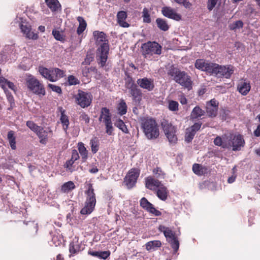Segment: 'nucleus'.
Instances as JSON below:
<instances>
[{
	"label": "nucleus",
	"mask_w": 260,
	"mask_h": 260,
	"mask_svg": "<svg viewBox=\"0 0 260 260\" xmlns=\"http://www.w3.org/2000/svg\"><path fill=\"white\" fill-rule=\"evenodd\" d=\"M59 109L61 113L60 120L61 124H62L63 130L66 133H67V131L68 129L69 125L70 124L69 117L65 114V110L63 109L62 107H59Z\"/></svg>",
	"instance_id": "obj_24"
},
{
	"label": "nucleus",
	"mask_w": 260,
	"mask_h": 260,
	"mask_svg": "<svg viewBox=\"0 0 260 260\" xmlns=\"http://www.w3.org/2000/svg\"><path fill=\"white\" fill-rule=\"evenodd\" d=\"M75 162V161L71 158L69 160H68L66 162L65 164L64 165V168H66L70 172L72 173L75 171V169L73 167V165Z\"/></svg>",
	"instance_id": "obj_46"
},
{
	"label": "nucleus",
	"mask_w": 260,
	"mask_h": 260,
	"mask_svg": "<svg viewBox=\"0 0 260 260\" xmlns=\"http://www.w3.org/2000/svg\"><path fill=\"white\" fill-rule=\"evenodd\" d=\"M102 120L104 123L111 121V115L110 111L106 107H104L101 109L99 121H102Z\"/></svg>",
	"instance_id": "obj_26"
},
{
	"label": "nucleus",
	"mask_w": 260,
	"mask_h": 260,
	"mask_svg": "<svg viewBox=\"0 0 260 260\" xmlns=\"http://www.w3.org/2000/svg\"><path fill=\"white\" fill-rule=\"evenodd\" d=\"M93 36L98 43H102L97 49L96 58L98 64L101 67H104L108 59L109 51L108 40L106 39V34L103 31H94Z\"/></svg>",
	"instance_id": "obj_1"
},
{
	"label": "nucleus",
	"mask_w": 260,
	"mask_h": 260,
	"mask_svg": "<svg viewBox=\"0 0 260 260\" xmlns=\"http://www.w3.org/2000/svg\"><path fill=\"white\" fill-rule=\"evenodd\" d=\"M93 58L92 56L87 54L82 64L84 65H88L93 60Z\"/></svg>",
	"instance_id": "obj_61"
},
{
	"label": "nucleus",
	"mask_w": 260,
	"mask_h": 260,
	"mask_svg": "<svg viewBox=\"0 0 260 260\" xmlns=\"http://www.w3.org/2000/svg\"><path fill=\"white\" fill-rule=\"evenodd\" d=\"M125 87L129 89V93L133 96V99L135 101L140 102L141 100L142 93L140 88H139L137 84L135 83L133 78L127 75V80L125 82Z\"/></svg>",
	"instance_id": "obj_9"
},
{
	"label": "nucleus",
	"mask_w": 260,
	"mask_h": 260,
	"mask_svg": "<svg viewBox=\"0 0 260 260\" xmlns=\"http://www.w3.org/2000/svg\"><path fill=\"white\" fill-rule=\"evenodd\" d=\"M52 78L54 79L53 82L56 81L59 79L63 77L65 75V72L58 68H52Z\"/></svg>",
	"instance_id": "obj_35"
},
{
	"label": "nucleus",
	"mask_w": 260,
	"mask_h": 260,
	"mask_svg": "<svg viewBox=\"0 0 260 260\" xmlns=\"http://www.w3.org/2000/svg\"><path fill=\"white\" fill-rule=\"evenodd\" d=\"M153 173L156 178H165L166 174L162 171L161 169L159 167H156L153 170Z\"/></svg>",
	"instance_id": "obj_47"
},
{
	"label": "nucleus",
	"mask_w": 260,
	"mask_h": 260,
	"mask_svg": "<svg viewBox=\"0 0 260 260\" xmlns=\"http://www.w3.org/2000/svg\"><path fill=\"white\" fill-rule=\"evenodd\" d=\"M218 0H208L207 8L211 11L216 5Z\"/></svg>",
	"instance_id": "obj_56"
},
{
	"label": "nucleus",
	"mask_w": 260,
	"mask_h": 260,
	"mask_svg": "<svg viewBox=\"0 0 260 260\" xmlns=\"http://www.w3.org/2000/svg\"><path fill=\"white\" fill-rule=\"evenodd\" d=\"M52 34L56 40L60 41H63L64 40L62 33L59 30L53 29Z\"/></svg>",
	"instance_id": "obj_50"
},
{
	"label": "nucleus",
	"mask_w": 260,
	"mask_h": 260,
	"mask_svg": "<svg viewBox=\"0 0 260 260\" xmlns=\"http://www.w3.org/2000/svg\"><path fill=\"white\" fill-rule=\"evenodd\" d=\"M206 112L199 106H196L192 110L190 113V119L195 120L199 119L205 115Z\"/></svg>",
	"instance_id": "obj_25"
},
{
	"label": "nucleus",
	"mask_w": 260,
	"mask_h": 260,
	"mask_svg": "<svg viewBox=\"0 0 260 260\" xmlns=\"http://www.w3.org/2000/svg\"><path fill=\"white\" fill-rule=\"evenodd\" d=\"M45 2L52 12L57 11L61 8V5L58 0H45Z\"/></svg>",
	"instance_id": "obj_30"
},
{
	"label": "nucleus",
	"mask_w": 260,
	"mask_h": 260,
	"mask_svg": "<svg viewBox=\"0 0 260 260\" xmlns=\"http://www.w3.org/2000/svg\"><path fill=\"white\" fill-rule=\"evenodd\" d=\"M168 242L170 243L172 248L174 250V252L175 253L176 252L179 247V242L177 237H176L173 239H171L168 240Z\"/></svg>",
	"instance_id": "obj_44"
},
{
	"label": "nucleus",
	"mask_w": 260,
	"mask_h": 260,
	"mask_svg": "<svg viewBox=\"0 0 260 260\" xmlns=\"http://www.w3.org/2000/svg\"><path fill=\"white\" fill-rule=\"evenodd\" d=\"M251 89L250 82L247 79H241L237 84V90L243 95H246Z\"/></svg>",
	"instance_id": "obj_19"
},
{
	"label": "nucleus",
	"mask_w": 260,
	"mask_h": 260,
	"mask_svg": "<svg viewBox=\"0 0 260 260\" xmlns=\"http://www.w3.org/2000/svg\"><path fill=\"white\" fill-rule=\"evenodd\" d=\"M141 127L148 139L155 140L158 138L159 136V126L154 118L144 117L141 119Z\"/></svg>",
	"instance_id": "obj_2"
},
{
	"label": "nucleus",
	"mask_w": 260,
	"mask_h": 260,
	"mask_svg": "<svg viewBox=\"0 0 260 260\" xmlns=\"http://www.w3.org/2000/svg\"><path fill=\"white\" fill-rule=\"evenodd\" d=\"M202 124V122H196L191 126L187 128L186 129L185 135V142L187 143H190L192 141L197 132L200 129Z\"/></svg>",
	"instance_id": "obj_14"
},
{
	"label": "nucleus",
	"mask_w": 260,
	"mask_h": 260,
	"mask_svg": "<svg viewBox=\"0 0 260 260\" xmlns=\"http://www.w3.org/2000/svg\"><path fill=\"white\" fill-rule=\"evenodd\" d=\"M95 69L93 67H85L82 69V75L84 77H87L88 76V74L90 71H93Z\"/></svg>",
	"instance_id": "obj_59"
},
{
	"label": "nucleus",
	"mask_w": 260,
	"mask_h": 260,
	"mask_svg": "<svg viewBox=\"0 0 260 260\" xmlns=\"http://www.w3.org/2000/svg\"><path fill=\"white\" fill-rule=\"evenodd\" d=\"M77 20L79 23V25L77 29V33L80 35L85 30L87 23L84 19L81 16L78 17Z\"/></svg>",
	"instance_id": "obj_36"
},
{
	"label": "nucleus",
	"mask_w": 260,
	"mask_h": 260,
	"mask_svg": "<svg viewBox=\"0 0 260 260\" xmlns=\"http://www.w3.org/2000/svg\"><path fill=\"white\" fill-rule=\"evenodd\" d=\"M161 126L165 135L171 143L176 144L178 139L176 135L177 128L168 120L164 119L161 122Z\"/></svg>",
	"instance_id": "obj_8"
},
{
	"label": "nucleus",
	"mask_w": 260,
	"mask_h": 260,
	"mask_svg": "<svg viewBox=\"0 0 260 260\" xmlns=\"http://www.w3.org/2000/svg\"><path fill=\"white\" fill-rule=\"evenodd\" d=\"M5 93H6L8 100L9 101V102L11 103V104L12 103H14V100L13 96L11 94V93H10L9 91H6V92H5Z\"/></svg>",
	"instance_id": "obj_63"
},
{
	"label": "nucleus",
	"mask_w": 260,
	"mask_h": 260,
	"mask_svg": "<svg viewBox=\"0 0 260 260\" xmlns=\"http://www.w3.org/2000/svg\"><path fill=\"white\" fill-rule=\"evenodd\" d=\"M68 84L70 86L80 84V81L73 75H69L68 78Z\"/></svg>",
	"instance_id": "obj_49"
},
{
	"label": "nucleus",
	"mask_w": 260,
	"mask_h": 260,
	"mask_svg": "<svg viewBox=\"0 0 260 260\" xmlns=\"http://www.w3.org/2000/svg\"><path fill=\"white\" fill-rule=\"evenodd\" d=\"M78 149L81 155L82 162H85L88 158V151L82 142L78 143Z\"/></svg>",
	"instance_id": "obj_29"
},
{
	"label": "nucleus",
	"mask_w": 260,
	"mask_h": 260,
	"mask_svg": "<svg viewBox=\"0 0 260 260\" xmlns=\"http://www.w3.org/2000/svg\"><path fill=\"white\" fill-rule=\"evenodd\" d=\"M232 150L239 151L245 145V141L242 135L238 134L234 136L231 140Z\"/></svg>",
	"instance_id": "obj_18"
},
{
	"label": "nucleus",
	"mask_w": 260,
	"mask_h": 260,
	"mask_svg": "<svg viewBox=\"0 0 260 260\" xmlns=\"http://www.w3.org/2000/svg\"><path fill=\"white\" fill-rule=\"evenodd\" d=\"M82 245L78 240L73 241L70 243L69 245V256H74L82 251Z\"/></svg>",
	"instance_id": "obj_20"
},
{
	"label": "nucleus",
	"mask_w": 260,
	"mask_h": 260,
	"mask_svg": "<svg viewBox=\"0 0 260 260\" xmlns=\"http://www.w3.org/2000/svg\"><path fill=\"white\" fill-rule=\"evenodd\" d=\"M39 72L44 78L53 82L54 79L52 78V69H48L44 67H39Z\"/></svg>",
	"instance_id": "obj_27"
},
{
	"label": "nucleus",
	"mask_w": 260,
	"mask_h": 260,
	"mask_svg": "<svg viewBox=\"0 0 260 260\" xmlns=\"http://www.w3.org/2000/svg\"><path fill=\"white\" fill-rule=\"evenodd\" d=\"M214 63L206 61L201 59H197L195 62V67L201 71H205L211 75Z\"/></svg>",
	"instance_id": "obj_15"
},
{
	"label": "nucleus",
	"mask_w": 260,
	"mask_h": 260,
	"mask_svg": "<svg viewBox=\"0 0 260 260\" xmlns=\"http://www.w3.org/2000/svg\"><path fill=\"white\" fill-rule=\"evenodd\" d=\"M0 81V86L2 87L5 92H6V91H8L6 88V85H7L10 89L15 92L17 90V87L13 82L8 81L5 78H2Z\"/></svg>",
	"instance_id": "obj_31"
},
{
	"label": "nucleus",
	"mask_w": 260,
	"mask_h": 260,
	"mask_svg": "<svg viewBox=\"0 0 260 260\" xmlns=\"http://www.w3.org/2000/svg\"><path fill=\"white\" fill-rule=\"evenodd\" d=\"M21 31L25 35L26 38L29 39L37 40L38 38L37 34L31 31L30 26L21 24L20 25Z\"/></svg>",
	"instance_id": "obj_23"
},
{
	"label": "nucleus",
	"mask_w": 260,
	"mask_h": 260,
	"mask_svg": "<svg viewBox=\"0 0 260 260\" xmlns=\"http://www.w3.org/2000/svg\"><path fill=\"white\" fill-rule=\"evenodd\" d=\"M140 205L143 209L155 216H159L161 215V212L156 209L153 205L149 202L145 197L142 198L140 200Z\"/></svg>",
	"instance_id": "obj_13"
},
{
	"label": "nucleus",
	"mask_w": 260,
	"mask_h": 260,
	"mask_svg": "<svg viewBox=\"0 0 260 260\" xmlns=\"http://www.w3.org/2000/svg\"><path fill=\"white\" fill-rule=\"evenodd\" d=\"M142 54L144 58L152 60L154 55L161 53V46L156 42L148 41L142 45Z\"/></svg>",
	"instance_id": "obj_6"
},
{
	"label": "nucleus",
	"mask_w": 260,
	"mask_h": 260,
	"mask_svg": "<svg viewBox=\"0 0 260 260\" xmlns=\"http://www.w3.org/2000/svg\"><path fill=\"white\" fill-rule=\"evenodd\" d=\"M214 143L218 146H222L223 148H227L226 144H224L220 137L217 136L214 140Z\"/></svg>",
	"instance_id": "obj_53"
},
{
	"label": "nucleus",
	"mask_w": 260,
	"mask_h": 260,
	"mask_svg": "<svg viewBox=\"0 0 260 260\" xmlns=\"http://www.w3.org/2000/svg\"><path fill=\"white\" fill-rule=\"evenodd\" d=\"M79 155L76 149H74L72 151L71 158L76 161L79 159Z\"/></svg>",
	"instance_id": "obj_62"
},
{
	"label": "nucleus",
	"mask_w": 260,
	"mask_h": 260,
	"mask_svg": "<svg viewBox=\"0 0 260 260\" xmlns=\"http://www.w3.org/2000/svg\"><path fill=\"white\" fill-rule=\"evenodd\" d=\"M137 83L141 88L148 91H152L155 87L154 80L151 78H140L137 80Z\"/></svg>",
	"instance_id": "obj_16"
},
{
	"label": "nucleus",
	"mask_w": 260,
	"mask_h": 260,
	"mask_svg": "<svg viewBox=\"0 0 260 260\" xmlns=\"http://www.w3.org/2000/svg\"><path fill=\"white\" fill-rule=\"evenodd\" d=\"M243 27V23L241 20L236 21L229 25V28L231 30L236 31L237 29L241 28Z\"/></svg>",
	"instance_id": "obj_43"
},
{
	"label": "nucleus",
	"mask_w": 260,
	"mask_h": 260,
	"mask_svg": "<svg viewBox=\"0 0 260 260\" xmlns=\"http://www.w3.org/2000/svg\"><path fill=\"white\" fill-rule=\"evenodd\" d=\"M76 186L74 183L72 181H69L63 183L60 188V191L62 193H68L69 192L74 189Z\"/></svg>",
	"instance_id": "obj_34"
},
{
	"label": "nucleus",
	"mask_w": 260,
	"mask_h": 260,
	"mask_svg": "<svg viewBox=\"0 0 260 260\" xmlns=\"http://www.w3.org/2000/svg\"><path fill=\"white\" fill-rule=\"evenodd\" d=\"M140 173V170L135 168L131 169L128 172L124 179V183L127 188L131 189L135 186Z\"/></svg>",
	"instance_id": "obj_11"
},
{
	"label": "nucleus",
	"mask_w": 260,
	"mask_h": 260,
	"mask_svg": "<svg viewBox=\"0 0 260 260\" xmlns=\"http://www.w3.org/2000/svg\"><path fill=\"white\" fill-rule=\"evenodd\" d=\"M79 119L81 121H84L85 123L88 124L90 121V118L85 112H81L79 116Z\"/></svg>",
	"instance_id": "obj_55"
},
{
	"label": "nucleus",
	"mask_w": 260,
	"mask_h": 260,
	"mask_svg": "<svg viewBox=\"0 0 260 260\" xmlns=\"http://www.w3.org/2000/svg\"><path fill=\"white\" fill-rule=\"evenodd\" d=\"M168 74L173 77L175 82L188 91L192 88L193 82L191 77L185 71L172 67L168 71Z\"/></svg>",
	"instance_id": "obj_3"
},
{
	"label": "nucleus",
	"mask_w": 260,
	"mask_h": 260,
	"mask_svg": "<svg viewBox=\"0 0 260 260\" xmlns=\"http://www.w3.org/2000/svg\"><path fill=\"white\" fill-rule=\"evenodd\" d=\"M26 125L28 126L32 131L36 133L38 129H40L41 126L37 125L32 121H27L26 122Z\"/></svg>",
	"instance_id": "obj_51"
},
{
	"label": "nucleus",
	"mask_w": 260,
	"mask_h": 260,
	"mask_svg": "<svg viewBox=\"0 0 260 260\" xmlns=\"http://www.w3.org/2000/svg\"><path fill=\"white\" fill-rule=\"evenodd\" d=\"M207 169L199 164H194L192 166V171L198 176H202L207 172Z\"/></svg>",
	"instance_id": "obj_33"
},
{
	"label": "nucleus",
	"mask_w": 260,
	"mask_h": 260,
	"mask_svg": "<svg viewBox=\"0 0 260 260\" xmlns=\"http://www.w3.org/2000/svg\"><path fill=\"white\" fill-rule=\"evenodd\" d=\"M161 243L159 240L151 241L147 242L146 244V249L149 251L156 247H160Z\"/></svg>",
	"instance_id": "obj_39"
},
{
	"label": "nucleus",
	"mask_w": 260,
	"mask_h": 260,
	"mask_svg": "<svg viewBox=\"0 0 260 260\" xmlns=\"http://www.w3.org/2000/svg\"><path fill=\"white\" fill-rule=\"evenodd\" d=\"M169 191L167 187L162 184L156 191L157 197L162 201H166L168 196Z\"/></svg>",
	"instance_id": "obj_28"
},
{
	"label": "nucleus",
	"mask_w": 260,
	"mask_h": 260,
	"mask_svg": "<svg viewBox=\"0 0 260 260\" xmlns=\"http://www.w3.org/2000/svg\"><path fill=\"white\" fill-rule=\"evenodd\" d=\"M117 111L120 115H123L126 113L127 106L124 100H122L118 105Z\"/></svg>",
	"instance_id": "obj_41"
},
{
	"label": "nucleus",
	"mask_w": 260,
	"mask_h": 260,
	"mask_svg": "<svg viewBox=\"0 0 260 260\" xmlns=\"http://www.w3.org/2000/svg\"><path fill=\"white\" fill-rule=\"evenodd\" d=\"M142 17L143 22L147 23H149L151 21L150 15L149 14V10L147 8H145L143 10L142 12Z\"/></svg>",
	"instance_id": "obj_45"
},
{
	"label": "nucleus",
	"mask_w": 260,
	"mask_h": 260,
	"mask_svg": "<svg viewBox=\"0 0 260 260\" xmlns=\"http://www.w3.org/2000/svg\"><path fill=\"white\" fill-rule=\"evenodd\" d=\"M156 22L157 27L161 30L167 31L169 29V25L168 24L167 21L162 18H157Z\"/></svg>",
	"instance_id": "obj_37"
},
{
	"label": "nucleus",
	"mask_w": 260,
	"mask_h": 260,
	"mask_svg": "<svg viewBox=\"0 0 260 260\" xmlns=\"http://www.w3.org/2000/svg\"><path fill=\"white\" fill-rule=\"evenodd\" d=\"M87 185L88 187L85 191L87 197L85 206L80 211L81 214L83 215L90 214L93 211L96 204L95 194L92 184L89 183Z\"/></svg>",
	"instance_id": "obj_4"
},
{
	"label": "nucleus",
	"mask_w": 260,
	"mask_h": 260,
	"mask_svg": "<svg viewBox=\"0 0 260 260\" xmlns=\"http://www.w3.org/2000/svg\"><path fill=\"white\" fill-rule=\"evenodd\" d=\"M35 133L39 138L40 142L46 144L48 140V132L41 127Z\"/></svg>",
	"instance_id": "obj_32"
},
{
	"label": "nucleus",
	"mask_w": 260,
	"mask_h": 260,
	"mask_svg": "<svg viewBox=\"0 0 260 260\" xmlns=\"http://www.w3.org/2000/svg\"><path fill=\"white\" fill-rule=\"evenodd\" d=\"M75 99L76 103L78 105L82 108H85L90 105L92 100V95L90 92L79 89Z\"/></svg>",
	"instance_id": "obj_10"
},
{
	"label": "nucleus",
	"mask_w": 260,
	"mask_h": 260,
	"mask_svg": "<svg viewBox=\"0 0 260 260\" xmlns=\"http://www.w3.org/2000/svg\"><path fill=\"white\" fill-rule=\"evenodd\" d=\"M127 17V14L126 11H120L116 16L117 23L122 27L127 28L130 26V24L126 21Z\"/></svg>",
	"instance_id": "obj_21"
},
{
	"label": "nucleus",
	"mask_w": 260,
	"mask_h": 260,
	"mask_svg": "<svg viewBox=\"0 0 260 260\" xmlns=\"http://www.w3.org/2000/svg\"><path fill=\"white\" fill-rule=\"evenodd\" d=\"M174 1L180 5H183L185 8L189 9L192 6L188 0H174Z\"/></svg>",
	"instance_id": "obj_54"
},
{
	"label": "nucleus",
	"mask_w": 260,
	"mask_h": 260,
	"mask_svg": "<svg viewBox=\"0 0 260 260\" xmlns=\"http://www.w3.org/2000/svg\"><path fill=\"white\" fill-rule=\"evenodd\" d=\"M254 135L256 137L260 136V124H259L256 129L254 131Z\"/></svg>",
	"instance_id": "obj_64"
},
{
	"label": "nucleus",
	"mask_w": 260,
	"mask_h": 260,
	"mask_svg": "<svg viewBox=\"0 0 260 260\" xmlns=\"http://www.w3.org/2000/svg\"><path fill=\"white\" fill-rule=\"evenodd\" d=\"M218 106L219 102L215 99L206 102L205 112L209 117L214 118L217 115Z\"/></svg>",
	"instance_id": "obj_12"
},
{
	"label": "nucleus",
	"mask_w": 260,
	"mask_h": 260,
	"mask_svg": "<svg viewBox=\"0 0 260 260\" xmlns=\"http://www.w3.org/2000/svg\"><path fill=\"white\" fill-rule=\"evenodd\" d=\"M48 86L50 89H52V91L59 94L62 93V90L60 86H56L52 84H49Z\"/></svg>",
	"instance_id": "obj_57"
},
{
	"label": "nucleus",
	"mask_w": 260,
	"mask_h": 260,
	"mask_svg": "<svg viewBox=\"0 0 260 260\" xmlns=\"http://www.w3.org/2000/svg\"><path fill=\"white\" fill-rule=\"evenodd\" d=\"M162 185L160 181L149 176L146 178L145 186L150 190H154L156 187H159Z\"/></svg>",
	"instance_id": "obj_22"
},
{
	"label": "nucleus",
	"mask_w": 260,
	"mask_h": 260,
	"mask_svg": "<svg viewBox=\"0 0 260 260\" xmlns=\"http://www.w3.org/2000/svg\"><path fill=\"white\" fill-rule=\"evenodd\" d=\"M164 236L166 238L167 241L176 237L175 233L170 228H169L167 231H164Z\"/></svg>",
	"instance_id": "obj_52"
},
{
	"label": "nucleus",
	"mask_w": 260,
	"mask_h": 260,
	"mask_svg": "<svg viewBox=\"0 0 260 260\" xmlns=\"http://www.w3.org/2000/svg\"><path fill=\"white\" fill-rule=\"evenodd\" d=\"M110 254V252L109 251H100L99 258L106 259L109 256Z\"/></svg>",
	"instance_id": "obj_60"
},
{
	"label": "nucleus",
	"mask_w": 260,
	"mask_h": 260,
	"mask_svg": "<svg viewBox=\"0 0 260 260\" xmlns=\"http://www.w3.org/2000/svg\"><path fill=\"white\" fill-rule=\"evenodd\" d=\"M213 66L211 75L217 77L229 79L234 73V67L231 65L221 66L214 63Z\"/></svg>",
	"instance_id": "obj_7"
},
{
	"label": "nucleus",
	"mask_w": 260,
	"mask_h": 260,
	"mask_svg": "<svg viewBox=\"0 0 260 260\" xmlns=\"http://www.w3.org/2000/svg\"><path fill=\"white\" fill-rule=\"evenodd\" d=\"M25 81L27 88L33 93L40 96H44L46 94V90L43 84L34 76L28 75Z\"/></svg>",
	"instance_id": "obj_5"
},
{
	"label": "nucleus",
	"mask_w": 260,
	"mask_h": 260,
	"mask_svg": "<svg viewBox=\"0 0 260 260\" xmlns=\"http://www.w3.org/2000/svg\"><path fill=\"white\" fill-rule=\"evenodd\" d=\"M115 125L118 127L119 129L121 130V131L125 134H127L128 133V130L127 128V126L125 124L123 120L120 119H118L116 120L115 123Z\"/></svg>",
	"instance_id": "obj_42"
},
{
	"label": "nucleus",
	"mask_w": 260,
	"mask_h": 260,
	"mask_svg": "<svg viewBox=\"0 0 260 260\" xmlns=\"http://www.w3.org/2000/svg\"><path fill=\"white\" fill-rule=\"evenodd\" d=\"M106 129V133H107L109 135H111L112 134L113 127L112 121H109L108 122L105 123Z\"/></svg>",
	"instance_id": "obj_58"
},
{
	"label": "nucleus",
	"mask_w": 260,
	"mask_h": 260,
	"mask_svg": "<svg viewBox=\"0 0 260 260\" xmlns=\"http://www.w3.org/2000/svg\"><path fill=\"white\" fill-rule=\"evenodd\" d=\"M91 151L93 154L96 153L99 149V142L96 137L92 138L90 141Z\"/></svg>",
	"instance_id": "obj_40"
},
{
	"label": "nucleus",
	"mask_w": 260,
	"mask_h": 260,
	"mask_svg": "<svg viewBox=\"0 0 260 260\" xmlns=\"http://www.w3.org/2000/svg\"><path fill=\"white\" fill-rule=\"evenodd\" d=\"M178 103L175 101H170L169 102L168 109L171 111H177L178 110Z\"/></svg>",
	"instance_id": "obj_48"
},
{
	"label": "nucleus",
	"mask_w": 260,
	"mask_h": 260,
	"mask_svg": "<svg viewBox=\"0 0 260 260\" xmlns=\"http://www.w3.org/2000/svg\"><path fill=\"white\" fill-rule=\"evenodd\" d=\"M8 140L9 142L11 148L13 150H15L16 149V138L14 136V132L13 131H10L8 133Z\"/></svg>",
	"instance_id": "obj_38"
},
{
	"label": "nucleus",
	"mask_w": 260,
	"mask_h": 260,
	"mask_svg": "<svg viewBox=\"0 0 260 260\" xmlns=\"http://www.w3.org/2000/svg\"><path fill=\"white\" fill-rule=\"evenodd\" d=\"M161 13L164 16L174 20L180 21L181 19V16L170 7H164Z\"/></svg>",
	"instance_id": "obj_17"
}]
</instances>
